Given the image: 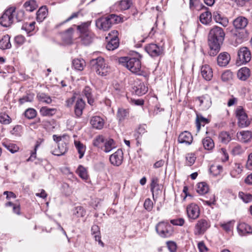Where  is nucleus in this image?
Wrapping results in <instances>:
<instances>
[{"label": "nucleus", "instance_id": "obj_1", "mask_svg": "<svg viewBox=\"0 0 252 252\" xmlns=\"http://www.w3.org/2000/svg\"><path fill=\"white\" fill-rule=\"evenodd\" d=\"M224 36L225 33L220 27L215 26L210 30L208 35V44L210 49L209 54L211 56H215L219 53Z\"/></svg>", "mask_w": 252, "mask_h": 252}, {"label": "nucleus", "instance_id": "obj_2", "mask_svg": "<svg viewBox=\"0 0 252 252\" xmlns=\"http://www.w3.org/2000/svg\"><path fill=\"white\" fill-rule=\"evenodd\" d=\"M141 58L140 54L135 52L133 57H121L119 61L131 72L139 74L141 68Z\"/></svg>", "mask_w": 252, "mask_h": 252}, {"label": "nucleus", "instance_id": "obj_3", "mask_svg": "<svg viewBox=\"0 0 252 252\" xmlns=\"http://www.w3.org/2000/svg\"><path fill=\"white\" fill-rule=\"evenodd\" d=\"M122 22V18L115 14L102 16L95 21L96 27L104 31H108L113 25Z\"/></svg>", "mask_w": 252, "mask_h": 252}, {"label": "nucleus", "instance_id": "obj_4", "mask_svg": "<svg viewBox=\"0 0 252 252\" xmlns=\"http://www.w3.org/2000/svg\"><path fill=\"white\" fill-rule=\"evenodd\" d=\"M91 64L92 69L99 75L106 76L110 71V68L105 63L104 59L101 57L91 60Z\"/></svg>", "mask_w": 252, "mask_h": 252}, {"label": "nucleus", "instance_id": "obj_5", "mask_svg": "<svg viewBox=\"0 0 252 252\" xmlns=\"http://www.w3.org/2000/svg\"><path fill=\"white\" fill-rule=\"evenodd\" d=\"M16 8L11 7L6 9L0 17V24L4 27H10L14 22V13Z\"/></svg>", "mask_w": 252, "mask_h": 252}, {"label": "nucleus", "instance_id": "obj_6", "mask_svg": "<svg viewBox=\"0 0 252 252\" xmlns=\"http://www.w3.org/2000/svg\"><path fill=\"white\" fill-rule=\"evenodd\" d=\"M210 226L211 222L208 219H199L195 225L194 234L196 236L203 235Z\"/></svg>", "mask_w": 252, "mask_h": 252}, {"label": "nucleus", "instance_id": "obj_7", "mask_svg": "<svg viewBox=\"0 0 252 252\" xmlns=\"http://www.w3.org/2000/svg\"><path fill=\"white\" fill-rule=\"evenodd\" d=\"M156 230L158 234L161 237L167 238L171 236L172 230L171 226L167 221H161L156 226Z\"/></svg>", "mask_w": 252, "mask_h": 252}, {"label": "nucleus", "instance_id": "obj_8", "mask_svg": "<svg viewBox=\"0 0 252 252\" xmlns=\"http://www.w3.org/2000/svg\"><path fill=\"white\" fill-rule=\"evenodd\" d=\"M236 115L238 119V125L241 128H244L248 126L251 123L248 116L244 109L239 106L236 110Z\"/></svg>", "mask_w": 252, "mask_h": 252}, {"label": "nucleus", "instance_id": "obj_9", "mask_svg": "<svg viewBox=\"0 0 252 252\" xmlns=\"http://www.w3.org/2000/svg\"><path fill=\"white\" fill-rule=\"evenodd\" d=\"M237 54L238 59L242 64L247 63L251 60V52L249 49L247 47H241L239 49Z\"/></svg>", "mask_w": 252, "mask_h": 252}, {"label": "nucleus", "instance_id": "obj_10", "mask_svg": "<svg viewBox=\"0 0 252 252\" xmlns=\"http://www.w3.org/2000/svg\"><path fill=\"white\" fill-rule=\"evenodd\" d=\"M145 49L149 55L152 57H156L161 55L163 51L162 47L154 43L147 45L145 46Z\"/></svg>", "mask_w": 252, "mask_h": 252}, {"label": "nucleus", "instance_id": "obj_11", "mask_svg": "<svg viewBox=\"0 0 252 252\" xmlns=\"http://www.w3.org/2000/svg\"><path fill=\"white\" fill-rule=\"evenodd\" d=\"M118 32L113 31L109 34L110 40L106 44V48L108 50H114L117 48L119 45V41L118 37Z\"/></svg>", "mask_w": 252, "mask_h": 252}, {"label": "nucleus", "instance_id": "obj_12", "mask_svg": "<svg viewBox=\"0 0 252 252\" xmlns=\"http://www.w3.org/2000/svg\"><path fill=\"white\" fill-rule=\"evenodd\" d=\"M123 152L121 149H118L110 156L109 160L112 164L119 166L122 164L123 161Z\"/></svg>", "mask_w": 252, "mask_h": 252}, {"label": "nucleus", "instance_id": "obj_13", "mask_svg": "<svg viewBox=\"0 0 252 252\" xmlns=\"http://www.w3.org/2000/svg\"><path fill=\"white\" fill-rule=\"evenodd\" d=\"M187 212L189 218L195 220L199 216L200 209L197 205L195 203H191L187 206Z\"/></svg>", "mask_w": 252, "mask_h": 252}, {"label": "nucleus", "instance_id": "obj_14", "mask_svg": "<svg viewBox=\"0 0 252 252\" xmlns=\"http://www.w3.org/2000/svg\"><path fill=\"white\" fill-rule=\"evenodd\" d=\"M132 5L131 0H121L115 3L113 7L117 11H124L129 9Z\"/></svg>", "mask_w": 252, "mask_h": 252}, {"label": "nucleus", "instance_id": "obj_15", "mask_svg": "<svg viewBox=\"0 0 252 252\" xmlns=\"http://www.w3.org/2000/svg\"><path fill=\"white\" fill-rule=\"evenodd\" d=\"M178 140L180 143L189 145L192 143L193 137L189 132L185 131L179 135Z\"/></svg>", "mask_w": 252, "mask_h": 252}, {"label": "nucleus", "instance_id": "obj_16", "mask_svg": "<svg viewBox=\"0 0 252 252\" xmlns=\"http://www.w3.org/2000/svg\"><path fill=\"white\" fill-rule=\"evenodd\" d=\"M67 143L64 141L58 144V149L51 151V153L57 156H61L64 155L67 151Z\"/></svg>", "mask_w": 252, "mask_h": 252}, {"label": "nucleus", "instance_id": "obj_17", "mask_svg": "<svg viewBox=\"0 0 252 252\" xmlns=\"http://www.w3.org/2000/svg\"><path fill=\"white\" fill-rule=\"evenodd\" d=\"M237 228L239 234L242 236L252 234V228L246 223L242 222L239 223Z\"/></svg>", "mask_w": 252, "mask_h": 252}, {"label": "nucleus", "instance_id": "obj_18", "mask_svg": "<svg viewBox=\"0 0 252 252\" xmlns=\"http://www.w3.org/2000/svg\"><path fill=\"white\" fill-rule=\"evenodd\" d=\"M233 24L236 29H244L248 24V20L244 16H239L234 20Z\"/></svg>", "mask_w": 252, "mask_h": 252}, {"label": "nucleus", "instance_id": "obj_19", "mask_svg": "<svg viewBox=\"0 0 252 252\" xmlns=\"http://www.w3.org/2000/svg\"><path fill=\"white\" fill-rule=\"evenodd\" d=\"M86 103L82 98H78L75 102L74 106V113L77 117H80L83 114Z\"/></svg>", "mask_w": 252, "mask_h": 252}, {"label": "nucleus", "instance_id": "obj_20", "mask_svg": "<svg viewBox=\"0 0 252 252\" xmlns=\"http://www.w3.org/2000/svg\"><path fill=\"white\" fill-rule=\"evenodd\" d=\"M230 60V56L227 52L221 53L217 58L218 64L220 66L227 65Z\"/></svg>", "mask_w": 252, "mask_h": 252}, {"label": "nucleus", "instance_id": "obj_21", "mask_svg": "<svg viewBox=\"0 0 252 252\" xmlns=\"http://www.w3.org/2000/svg\"><path fill=\"white\" fill-rule=\"evenodd\" d=\"M201 73L203 78L207 81L211 80L213 76L212 69L208 64H205L202 66Z\"/></svg>", "mask_w": 252, "mask_h": 252}, {"label": "nucleus", "instance_id": "obj_22", "mask_svg": "<svg viewBox=\"0 0 252 252\" xmlns=\"http://www.w3.org/2000/svg\"><path fill=\"white\" fill-rule=\"evenodd\" d=\"M237 136L240 142L248 143L252 138V132L249 130L241 131L237 133Z\"/></svg>", "mask_w": 252, "mask_h": 252}, {"label": "nucleus", "instance_id": "obj_23", "mask_svg": "<svg viewBox=\"0 0 252 252\" xmlns=\"http://www.w3.org/2000/svg\"><path fill=\"white\" fill-rule=\"evenodd\" d=\"M90 123L94 128L98 129L102 128L104 126V121L99 116L93 117Z\"/></svg>", "mask_w": 252, "mask_h": 252}, {"label": "nucleus", "instance_id": "obj_24", "mask_svg": "<svg viewBox=\"0 0 252 252\" xmlns=\"http://www.w3.org/2000/svg\"><path fill=\"white\" fill-rule=\"evenodd\" d=\"M73 32V29L69 28L62 34V38L65 43L70 44L72 43Z\"/></svg>", "mask_w": 252, "mask_h": 252}, {"label": "nucleus", "instance_id": "obj_25", "mask_svg": "<svg viewBox=\"0 0 252 252\" xmlns=\"http://www.w3.org/2000/svg\"><path fill=\"white\" fill-rule=\"evenodd\" d=\"M209 122V119L203 117L201 114H197L195 123L197 132L199 131L201 126H204Z\"/></svg>", "mask_w": 252, "mask_h": 252}, {"label": "nucleus", "instance_id": "obj_26", "mask_svg": "<svg viewBox=\"0 0 252 252\" xmlns=\"http://www.w3.org/2000/svg\"><path fill=\"white\" fill-rule=\"evenodd\" d=\"M250 76V70L246 67H242L237 72L238 78L242 81H246Z\"/></svg>", "mask_w": 252, "mask_h": 252}, {"label": "nucleus", "instance_id": "obj_27", "mask_svg": "<svg viewBox=\"0 0 252 252\" xmlns=\"http://www.w3.org/2000/svg\"><path fill=\"white\" fill-rule=\"evenodd\" d=\"M212 14L211 12L206 11L200 15L199 19L200 22L204 25H209L212 21Z\"/></svg>", "mask_w": 252, "mask_h": 252}, {"label": "nucleus", "instance_id": "obj_28", "mask_svg": "<svg viewBox=\"0 0 252 252\" xmlns=\"http://www.w3.org/2000/svg\"><path fill=\"white\" fill-rule=\"evenodd\" d=\"M133 90L135 92L136 94L138 95H142L147 92L148 88L143 83L140 82L137 85L134 86Z\"/></svg>", "mask_w": 252, "mask_h": 252}, {"label": "nucleus", "instance_id": "obj_29", "mask_svg": "<svg viewBox=\"0 0 252 252\" xmlns=\"http://www.w3.org/2000/svg\"><path fill=\"white\" fill-rule=\"evenodd\" d=\"M48 9L46 6L41 7L36 12V20L38 22H42L47 17Z\"/></svg>", "mask_w": 252, "mask_h": 252}, {"label": "nucleus", "instance_id": "obj_30", "mask_svg": "<svg viewBox=\"0 0 252 252\" xmlns=\"http://www.w3.org/2000/svg\"><path fill=\"white\" fill-rule=\"evenodd\" d=\"M10 37L8 34H5L0 40V49L5 50L10 49L11 44L10 42Z\"/></svg>", "mask_w": 252, "mask_h": 252}, {"label": "nucleus", "instance_id": "obj_31", "mask_svg": "<svg viewBox=\"0 0 252 252\" xmlns=\"http://www.w3.org/2000/svg\"><path fill=\"white\" fill-rule=\"evenodd\" d=\"M129 116V111L124 108H119L117 113V118L119 123L124 122Z\"/></svg>", "mask_w": 252, "mask_h": 252}, {"label": "nucleus", "instance_id": "obj_32", "mask_svg": "<svg viewBox=\"0 0 252 252\" xmlns=\"http://www.w3.org/2000/svg\"><path fill=\"white\" fill-rule=\"evenodd\" d=\"M93 36V34L90 32L80 34V37L82 43L85 45H88L92 42Z\"/></svg>", "mask_w": 252, "mask_h": 252}, {"label": "nucleus", "instance_id": "obj_33", "mask_svg": "<svg viewBox=\"0 0 252 252\" xmlns=\"http://www.w3.org/2000/svg\"><path fill=\"white\" fill-rule=\"evenodd\" d=\"M200 106L204 107V109H208L211 104V99L207 95H203L198 98Z\"/></svg>", "mask_w": 252, "mask_h": 252}, {"label": "nucleus", "instance_id": "obj_34", "mask_svg": "<svg viewBox=\"0 0 252 252\" xmlns=\"http://www.w3.org/2000/svg\"><path fill=\"white\" fill-rule=\"evenodd\" d=\"M82 93L87 98L88 103L92 105L94 102V99L93 97L92 89L89 86H86L83 89Z\"/></svg>", "mask_w": 252, "mask_h": 252}, {"label": "nucleus", "instance_id": "obj_35", "mask_svg": "<svg viewBox=\"0 0 252 252\" xmlns=\"http://www.w3.org/2000/svg\"><path fill=\"white\" fill-rule=\"evenodd\" d=\"M151 187V190L153 193V196L154 198V192H157V194L158 193V191L159 190V184H158V179L156 176H153L151 178V183L150 185Z\"/></svg>", "mask_w": 252, "mask_h": 252}, {"label": "nucleus", "instance_id": "obj_36", "mask_svg": "<svg viewBox=\"0 0 252 252\" xmlns=\"http://www.w3.org/2000/svg\"><path fill=\"white\" fill-rule=\"evenodd\" d=\"M104 152L105 153H109L113 149L116 147V143L113 139L109 138L106 139L104 142Z\"/></svg>", "mask_w": 252, "mask_h": 252}, {"label": "nucleus", "instance_id": "obj_37", "mask_svg": "<svg viewBox=\"0 0 252 252\" xmlns=\"http://www.w3.org/2000/svg\"><path fill=\"white\" fill-rule=\"evenodd\" d=\"M92 233L94 235L95 240L98 241L102 246H104L103 243L101 241L100 236V230L98 226L97 225H93L92 227Z\"/></svg>", "mask_w": 252, "mask_h": 252}, {"label": "nucleus", "instance_id": "obj_38", "mask_svg": "<svg viewBox=\"0 0 252 252\" xmlns=\"http://www.w3.org/2000/svg\"><path fill=\"white\" fill-rule=\"evenodd\" d=\"M86 65L85 61L83 59H76L72 61V66L77 70H82Z\"/></svg>", "mask_w": 252, "mask_h": 252}, {"label": "nucleus", "instance_id": "obj_39", "mask_svg": "<svg viewBox=\"0 0 252 252\" xmlns=\"http://www.w3.org/2000/svg\"><path fill=\"white\" fill-rule=\"evenodd\" d=\"M235 40L237 44L241 43L244 40L247 39L249 36V32L247 31L238 32L235 34Z\"/></svg>", "mask_w": 252, "mask_h": 252}, {"label": "nucleus", "instance_id": "obj_40", "mask_svg": "<svg viewBox=\"0 0 252 252\" xmlns=\"http://www.w3.org/2000/svg\"><path fill=\"white\" fill-rule=\"evenodd\" d=\"M202 145L205 150H211L214 147V143L210 137H206L202 141Z\"/></svg>", "mask_w": 252, "mask_h": 252}, {"label": "nucleus", "instance_id": "obj_41", "mask_svg": "<svg viewBox=\"0 0 252 252\" xmlns=\"http://www.w3.org/2000/svg\"><path fill=\"white\" fill-rule=\"evenodd\" d=\"M56 112L55 108H50L48 107H42L40 109V113L43 116H52Z\"/></svg>", "mask_w": 252, "mask_h": 252}, {"label": "nucleus", "instance_id": "obj_42", "mask_svg": "<svg viewBox=\"0 0 252 252\" xmlns=\"http://www.w3.org/2000/svg\"><path fill=\"white\" fill-rule=\"evenodd\" d=\"M234 165V169L230 172V175L233 178H237L242 173L243 167L241 164L238 163H235Z\"/></svg>", "mask_w": 252, "mask_h": 252}, {"label": "nucleus", "instance_id": "obj_43", "mask_svg": "<svg viewBox=\"0 0 252 252\" xmlns=\"http://www.w3.org/2000/svg\"><path fill=\"white\" fill-rule=\"evenodd\" d=\"M196 191L200 194H204L209 191L208 186L205 182L199 183L198 184Z\"/></svg>", "mask_w": 252, "mask_h": 252}, {"label": "nucleus", "instance_id": "obj_44", "mask_svg": "<svg viewBox=\"0 0 252 252\" xmlns=\"http://www.w3.org/2000/svg\"><path fill=\"white\" fill-rule=\"evenodd\" d=\"M76 173L82 179L86 180L88 179V175L86 169L81 165H79L77 170Z\"/></svg>", "mask_w": 252, "mask_h": 252}, {"label": "nucleus", "instance_id": "obj_45", "mask_svg": "<svg viewBox=\"0 0 252 252\" xmlns=\"http://www.w3.org/2000/svg\"><path fill=\"white\" fill-rule=\"evenodd\" d=\"M91 22L90 21H87L82 23L80 25L77 26L78 31L80 33V34L90 32L89 30V27L90 26Z\"/></svg>", "mask_w": 252, "mask_h": 252}, {"label": "nucleus", "instance_id": "obj_46", "mask_svg": "<svg viewBox=\"0 0 252 252\" xmlns=\"http://www.w3.org/2000/svg\"><path fill=\"white\" fill-rule=\"evenodd\" d=\"M74 144L79 154V158H82L85 154L86 148L80 141H75Z\"/></svg>", "mask_w": 252, "mask_h": 252}, {"label": "nucleus", "instance_id": "obj_47", "mask_svg": "<svg viewBox=\"0 0 252 252\" xmlns=\"http://www.w3.org/2000/svg\"><path fill=\"white\" fill-rule=\"evenodd\" d=\"M199 5L201 8H204L207 10L208 9V8L202 4L200 0H189V7L190 10H193Z\"/></svg>", "mask_w": 252, "mask_h": 252}, {"label": "nucleus", "instance_id": "obj_48", "mask_svg": "<svg viewBox=\"0 0 252 252\" xmlns=\"http://www.w3.org/2000/svg\"><path fill=\"white\" fill-rule=\"evenodd\" d=\"M27 11L32 12L37 7L36 2L34 0H31L26 1L24 5Z\"/></svg>", "mask_w": 252, "mask_h": 252}, {"label": "nucleus", "instance_id": "obj_49", "mask_svg": "<svg viewBox=\"0 0 252 252\" xmlns=\"http://www.w3.org/2000/svg\"><path fill=\"white\" fill-rule=\"evenodd\" d=\"M239 197L246 203H248L252 201V194L250 193H246L240 191L238 194Z\"/></svg>", "mask_w": 252, "mask_h": 252}, {"label": "nucleus", "instance_id": "obj_50", "mask_svg": "<svg viewBox=\"0 0 252 252\" xmlns=\"http://www.w3.org/2000/svg\"><path fill=\"white\" fill-rule=\"evenodd\" d=\"M146 132V125H140L134 133V137L136 139H139L142 135Z\"/></svg>", "mask_w": 252, "mask_h": 252}, {"label": "nucleus", "instance_id": "obj_51", "mask_svg": "<svg viewBox=\"0 0 252 252\" xmlns=\"http://www.w3.org/2000/svg\"><path fill=\"white\" fill-rule=\"evenodd\" d=\"M73 214L76 217H83L86 214V211L81 206H77L73 210Z\"/></svg>", "mask_w": 252, "mask_h": 252}, {"label": "nucleus", "instance_id": "obj_52", "mask_svg": "<svg viewBox=\"0 0 252 252\" xmlns=\"http://www.w3.org/2000/svg\"><path fill=\"white\" fill-rule=\"evenodd\" d=\"M34 98L33 94H29L27 95H24L20 98L19 100V102L20 104H23L27 102H32Z\"/></svg>", "mask_w": 252, "mask_h": 252}, {"label": "nucleus", "instance_id": "obj_53", "mask_svg": "<svg viewBox=\"0 0 252 252\" xmlns=\"http://www.w3.org/2000/svg\"><path fill=\"white\" fill-rule=\"evenodd\" d=\"M37 97L40 101L45 102L47 104H50L52 102L51 98L45 94H37Z\"/></svg>", "mask_w": 252, "mask_h": 252}, {"label": "nucleus", "instance_id": "obj_54", "mask_svg": "<svg viewBox=\"0 0 252 252\" xmlns=\"http://www.w3.org/2000/svg\"><path fill=\"white\" fill-rule=\"evenodd\" d=\"M25 116L28 119H32L36 116V111L33 108L27 109L25 113Z\"/></svg>", "mask_w": 252, "mask_h": 252}, {"label": "nucleus", "instance_id": "obj_55", "mask_svg": "<svg viewBox=\"0 0 252 252\" xmlns=\"http://www.w3.org/2000/svg\"><path fill=\"white\" fill-rule=\"evenodd\" d=\"M234 222V220H230L227 222L222 223L220 225L225 231L229 232L233 227Z\"/></svg>", "mask_w": 252, "mask_h": 252}, {"label": "nucleus", "instance_id": "obj_56", "mask_svg": "<svg viewBox=\"0 0 252 252\" xmlns=\"http://www.w3.org/2000/svg\"><path fill=\"white\" fill-rule=\"evenodd\" d=\"M35 23L32 22L30 23H25L22 27V30L25 31L27 33H29L34 29Z\"/></svg>", "mask_w": 252, "mask_h": 252}, {"label": "nucleus", "instance_id": "obj_57", "mask_svg": "<svg viewBox=\"0 0 252 252\" xmlns=\"http://www.w3.org/2000/svg\"><path fill=\"white\" fill-rule=\"evenodd\" d=\"M105 141L102 135L97 136L93 140V145L95 147H99L102 143H104Z\"/></svg>", "mask_w": 252, "mask_h": 252}, {"label": "nucleus", "instance_id": "obj_58", "mask_svg": "<svg viewBox=\"0 0 252 252\" xmlns=\"http://www.w3.org/2000/svg\"><path fill=\"white\" fill-rule=\"evenodd\" d=\"M196 157L193 153H189L186 156L187 164L189 166L193 165L195 161Z\"/></svg>", "mask_w": 252, "mask_h": 252}, {"label": "nucleus", "instance_id": "obj_59", "mask_svg": "<svg viewBox=\"0 0 252 252\" xmlns=\"http://www.w3.org/2000/svg\"><path fill=\"white\" fill-rule=\"evenodd\" d=\"M233 74L230 70H226L221 75V79L224 82H227L232 79Z\"/></svg>", "mask_w": 252, "mask_h": 252}, {"label": "nucleus", "instance_id": "obj_60", "mask_svg": "<svg viewBox=\"0 0 252 252\" xmlns=\"http://www.w3.org/2000/svg\"><path fill=\"white\" fill-rule=\"evenodd\" d=\"M144 207L148 212L152 211L153 208V203L151 199L147 198L145 199L144 203Z\"/></svg>", "mask_w": 252, "mask_h": 252}, {"label": "nucleus", "instance_id": "obj_61", "mask_svg": "<svg viewBox=\"0 0 252 252\" xmlns=\"http://www.w3.org/2000/svg\"><path fill=\"white\" fill-rule=\"evenodd\" d=\"M220 138L222 142L226 144L231 140V137L227 132H222L220 135Z\"/></svg>", "mask_w": 252, "mask_h": 252}, {"label": "nucleus", "instance_id": "obj_62", "mask_svg": "<svg viewBox=\"0 0 252 252\" xmlns=\"http://www.w3.org/2000/svg\"><path fill=\"white\" fill-rule=\"evenodd\" d=\"M244 152V150L242 147L237 145L234 146L231 150V153L233 156H237L242 154Z\"/></svg>", "mask_w": 252, "mask_h": 252}, {"label": "nucleus", "instance_id": "obj_63", "mask_svg": "<svg viewBox=\"0 0 252 252\" xmlns=\"http://www.w3.org/2000/svg\"><path fill=\"white\" fill-rule=\"evenodd\" d=\"M10 122L9 116L5 113L0 114V123L3 124H8Z\"/></svg>", "mask_w": 252, "mask_h": 252}, {"label": "nucleus", "instance_id": "obj_64", "mask_svg": "<svg viewBox=\"0 0 252 252\" xmlns=\"http://www.w3.org/2000/svg\"><path fill=\"white\" fill-rule=\"evenodd\" d=\"M24 11L23 10H20L17 12L14 21L16 20L17 22H20L23 21L24 19Z\"/></svg>", "mask_w": 252, "mask_h": 252}]
</instances>
